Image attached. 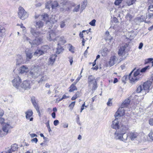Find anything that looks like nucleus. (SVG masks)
<instances>
[{"instance_id":"1","label":"nucleus","mask_w":153,"mask_h":153,"mask_svg":"<svg viewBox=\"0 0 153 153\" xmlns=\"http://www.w3.org/2000/svg\"><path fill=\"white\" fill-rule=\"evenodd\" d=\"M121 123V124H120V125L121 126L117 131H116L114 134V136L116 139L125 142V141L127 140L128 136L126 135L125 137H123V135L128 130V126L123 125V123Z\"/></svg>"},{"instance_id":"2","label":"nucleus","mask_w":153,"mask_h":153,"mask_svg":"<svg viewBox=\"0 0 153 153\" xmlns=\"http://www.w3.org/2000/svg\"><path fill=\"white\" fill-rule=\"evenodd\" d=\"M152 83L150 81H148L145 82L142 85H140L138 87L137 90V92L138 93L142 92L143 95L146 94L149 92Z\"/></svg>"},{"instance_id":"3","label":"nucleus","mask_w":153,"mask_h":153,"mask_svg":"<svg viewBox=\"0 0 153 153\" xmlns=\"http://www.w3.org/2000/svg\"><path fill=\"white\" fill-rule=\"evenodd\" d=\"M134 69L129 74L128 76V79L131 83L135 82L139 80L140 78V76H141L140 74V70L138 69L136 71L134 72L133 76H131L132 73L134 70Z\"/></svg>"},{"instance_id":"4","label":"nucleus","mask_w":153,"mask_h":153,"mask_svg":"<svg viewBox=\"0 0 153 153\" xmlns=\"http://www.w3.org/2000/svg\"><path fill=\"white\" fill-rule=\"evenodd\" d=\"M39 66L37 65L32 66L29 72L30 76L33 78H36L40 75L39 70Z\"/></svg>"},{"instance_id":"5","label":"nucleus","mask_w":153,"mask_h":153,"mask_svg":"<svg viewBox=\"0 0 153 153\" xmlns=\"http://www.w3.org/2000/svg\"><path fill=\"white\" fill-rule=\"evenodd\" d=\"M18 9V15L20 19L24 20L28 17V14L22 7H20Z\"/></svg>"},{"instance_id":"6","label":"nucleus","mask_w":153,"mask_h":153,"mask_svg":"<svg viewBox=\"0 0 153 153\" xmlns=\"http://www.w3.org/2000/svg\"><path fill=\"white\" fill-rule=\"evenodd\" d=\"M30 81H24L21 84L19 90L21 91H22L23 90L29 89L30 88Z\"/></svg>"},{"instance_id":"7","label":"nucleus","mask_w":153,"mask_h":153,"mask_svg":"<svg viewBox=\"0 0 153 153\" xmlns=\"http://www.w3.org/2000/svg\"><path fill=\"white\" fill-rule=\"evenodd\" d=\"M89 85L90 86L92 85V90H95L97 88L96 81L94 77L92 76H89L88 77Z\"/></svg>"},{"instance_id":"8","label":"nucleus","mask_w":153,"mask_h":153,"mask_svg":"<svg viewBox=\"0 0 153 153\" xmlns=\"http://www.w3.org/2000/svg\"><path fill=\"white\" fill-rule=\"evenodd\" d=\"M21 81V79L19 76H17L15 77L14 79L12 81V82L13 86L17 89H19V87L21 85L20 83Z\"/></svg>"},{"instance_id":"9","label":"nucleus","mask_w":153,"mask_h":153,"mask_svg":"<svg viewBox=\"0 0 153 153\" xmlns=\"http://www.w3.org/2000/svg\"><path fill=\"white\" fill-rule=\"evenodd\" d=\"M42 41V39L41 37L36 38L34 40L30 41V44L31 45V47H36L40 45Z\"/></svg>"},{"instance_id":"10","label":"nucleus","mask_w":153,"mask_h":153,"mask_svg":"<svg viewBox=\"0 0 153 153\" xmlns=\"http://www.w3.org/2000/svg\"><path fill=\"white\" fill-rule=\"evenodd\" d=\"M48 47L47 46H45L42 47V50L38 49L36 50L34 53V55L36 56H39L44 54L47 51V49L48 48Z\"/></svg>"},{"instance_id":"11","label":"nucleus","mask_w":153,"mask_h":153,"mask_svg":"<svg viewBox=\"0 0 153 153\" xmlns=\"http://www.w3.org/2000/svg\"><path fill=\"white\" fill-rule=\"evenodd\" d=\"M124 114V108L121 107L119 108L117 111L116 113L115 116L116 118H119L120 117L122 116Z\"/></svg>"},{"instance_id":"12","label":"nucleus","mask_w":153,"mask_h":153,"mask_svg":"<svg viewBox=\"0 0 153 153\" xmlns=\"http://www.w3.org/2000/svg\"><path fill=\"white\" fill-rule=\"evenodd\" d=\"M11 128L10 124L4 123L2 127V130L4 132L3 135H6L8 133L9 129Z\"/></svg>"},{"instance_id":"13","label":"nucleus","mask_w":153,"mask_h":153,"mask_svg":"<svg viewBox=\"0 0 153 153\" xmlns=\"http://www.w3.org/2000/svg\"><path fill=\"white\" fill-rule=\"evenodd\" d=\"M19 73L26 74L29 72V69L26 65H22L20 67L19 69Z\"/></svg>"},{"instance_id":"14","label":"nucleus","mask_w":153,"mask_h":153,"mask_svg":"<svg viewBox=\"0 0 153 153\" xmlns=\"http://www.w3.org/2000/svg\"><path fill=\"white\" fill-rule=\"evenodd\" d=\"M127 46V45H124L120 47L118 52V54L119 56L123 57L125 54V50Z\"/></svg>"},{"instance_id":"15","label":"nucleus","mask_w":153,"mask_h":153,"mask_svg":"<svg viewBox=\"0 0 153 153\" xmlns=\"http://www.w3.org/2000/svg\"><path fill=\"white\" fill-rule=\"evenodd\" d=\"M30 33L35 38L41 37V33L39 31H37L34 28H31L30 29Z\"/></svg>"},{"instance_id":"16","label":"nucleus","mask_w":153,"mask_h":153,"mask_svg":"<svg viewBox=\"0 0 153 153\" xmlns=\"http://www.w3.org/2000/svg\"><path fill=\"white\" fill-rule=\"evenodd\" d=\"M119 120L117 118L114 120L112 122L111 125V127L114 129H118L120 125L119 124Z\"/></svg>"},{"instance_id":"17","label":"nucleus","mask_w":153,"mask_h":153,"mask_svg":"<svg viewBox=\"0 0 153 153\" xmlns=\"http://www.w3.org/2000/svg\"><path fill=\"white\" fill-rule=\"evenodd\" d=\"M26 114V118L27 119H30V121H32L33 120V118L31 117L32 116L33 112L32 110H28L25 113Z\"/></svg>"},{"instance_id":"18","label":"nucleus","mask_w":153,"mask_h":153,"mask_svg":"<svg viewBox=\"0 0 153 153\" xmlns=\"http://www.w3.org/2000/svg\"><path fill=\"white\" fill-rule=\"evenodd\" d=\"M117 59L116 56H111L110 58L108 63L110 66L113 65L117 63Z\"/></svg>"},{"instance_id":"19","label":"nucleus","mask_w":153,"mask_h":153,"mask_svg":"<svg viewBox=\"0 0 153 153\" xmlns=\"http://www.w3.org/2000/svg\"><path fill=\"white\" fill-rule=\"evenodd\" d=\"M138 134L136 132H131L128 134V137H129L132 140H134L138 136Z\"/></svg>"},{"instance_id":"20","label":"nucleus","mask_w":153,"mask_h":153,"mask_svg":"<svg viewBox=\"0 0 153 153\" xmlns=\"http://www.w3.org/2000/svg\"><path fill=\"white\" fill-rule=\"evenodd\" d=\"M57 55L56 54L51 56L48 61V65H52L55 61Z\"/></svg>"},{"instance_id":"21","label":"nucleus","mask_w":153,"mask_h":153,"mask_svg":"<svg viewBox=\"0 0 153 153\" xmlns=\"http://www.w3.org/2000/svg\"><path fill=\"white\" fill-rule=\"evenodd\" d=\"M56 34L52 30L50 32L49 36V37H48V38L49 39L50 41L52 40L55 41L56 40Z\"/></svg>"},{"instance_id":"22","label":"nucleus","mask_w":153,"mask_h":153,"mask_svg":"<svg viewBox=\"0 0 153 153\" xmlns=\"http://www.w3.org/2000/svg\"><path fill=\"white\" fill-rule=\"evenodd\" d=\"M35 26L36 28H41L42 27L44 24L40 20L36 21L34 22Z\"/></svg>"},{"instance_id":"23","label":"nucleus","mask_w":153,"mask_h":153,"mask_svg":"<svg viewBox=\"0 0 153 153\" xmlns=\"http://www.w3.org/2000/svg\"><path fill=\"white\" fill-rule=\"evenodd\" d=\"M56 41H58L59 42L58 44V45L60 44L63 45L66 42V41L65 40L63 36H58L56 37Z\"/></svg>"},{"instance_id":"24","label":"nucleus","mask_w":153,"mask_h":153,"mask_svg":"<svg viewBox=\"0 0 153 153\" xmlns=\"http://www.w3.org/2000/svg\"><path fill=\"white\" fill-rule=\"evenodd\" d=\"M25 52L27 59L28 60L31 59L33 57V53L29 49L26 50Z\"/></svg>"},{"instance_id":"25","label":"nucleus","mask_w":153,"mask_h":153,"mask_svg":"<svg viewBox=\"0 0 153 153\" xmlns=\"http://www.w3.org/2000/svg\"><path fill=\"white\" fill-rule=\"evenodd\" d=\"M130 102V100L129 98L126 99L122 103L121 106L123 108L126 107L129 105Z\"/></svg>"},{"instance_id":"26","label":"nucleus","mask_w":153,"mask_h":153,"mask_svg":"<svg viewBox=\"0 0 153 153\" xmlns=\"http://www.w3.org/2000/svg\"><path fill=\"white\" fill-rule=\"evenodd\" d=\"M105 38L106 41L109 40L110 41H111L113 39V37L110 36L109 32L108 31L105 32Z\"/></svg>"},{"instance_id":"27","label":"nucleus","mask_w":153,"mask_h":153,"mask_svg":"<svg viewBox=\"0 0 153 153\" xmlns=\"http://www.w3.org/2000/svg\"><path fill=\"white\" fill-rule=\"evenodd\" d=\"M24 60L22 57L19 56L16 59V65H19L23 63H24Z\"/></svg>"},{"instance_id":"28","label":"nucleus","mask_w":153,"mask_h":153,"mask_svg":"<svg viewBox=\"0 0 153 153\" xmlns=\"http://www.w3.org/2000/svg\"><path fill=\"white\" fill-rule=\"evenodd\" d=\"M49 78L46 75H45L43 76L38 81V83H42L43 82L47 80Z\"/></svg>"},{"instance_id":"29","label":"nucleus","mask_w":153,"mask_h":153,"mask_svg":"<svg viewBox=\"0 0 153 153\" xmlns=\"http://www.w3.org/2000/svg\"><path fill=\"white\" fill-rule=\"evenodd\" d=\"M33 104L35 107V108L36 110V111L38 113V114L39 116L40 115V112L39 109V107L37 105L36 102H33Z\"/></svg>"},{"instance_id":"30","label":"nucleus","mask_w":153,"mask_h":153,"mask_svg":"<svg viewBox=\"0 0 153 153\" xmlns=\"http://www.w3.org/2000/svg\"><path fill=\"white\" fill-rule=\"evenodd\" d=\"M33 104L35 107V108L36 110V111L38 113V114L39 116L40 115V112L39 109V107L37 105L36 102H33Z\"/></svg>"},{"instance_id":"31","label":"nucleus","mask_w":153,"mask_h":153,"mask_svg":"<svg viewBox=\"0 0 153 153\" xmlns=\"http://www.w3.org/2000/svg\"><path fill=\"white\" fill-rule=\"evenodd\" d=\"M87 5V2L86 1L84 0L83 3H82L81 6V9L82 10H82L85 9V8L86 6Z\"/></svg>"},{"instance_id":"32","label":"nucleus","mask_w":153,"mask_h":153,"mask_svg":"<svg viewBox=\"0 0 153 153\" xmlns=\"http://www.w3.org/2000/svg\"><path fill=\"white\" fill-rule=\"evenodd\" d=\"M77 89V88L76 86L74 85H71L70 87L69 91L70 92H72L74 91H76Z\"/></svg>"},{"instance_id":"33","label":"nucleus","mask_w":153,"mask_h":153,"mask_svg":"<svg viewBox=\"0 0 153 153\" xmlns=\"http://www.w3.org/2000/svg\"><path fill=\"white\" fill-rule=\"evenodd\" d=\"M11 147L12 150V151H16L18 148V146L17 144H12Z\"/></svg>"},{"instance_id":"34","label":"nucleus","mask_w":153,"mask_h":153,"mask_svg":"<svg viewBox=\"0 0 153 153\" xmlns=\"http://www.w3.org/2000/svg\"><path fill=\"white\" fill-rule=\"evenodd\" d=\"M69 50L72 53H74V48L71 44H69Z\"/></svg>"},{"instance_id":"35","label":"nucleus","mask_w":153,"mask_h":153,"mask_svg":"<svg viewBox=\"0 0 153 153\" xmlns=\"http://www.w3.org/2000/svg\"><path fill=\"white\" fill-rule=\"evenodd\" d=\"M42 19L44 21H48V15L47 14H45L44 15H42Z\"/></svg>"},{"instance_id":"36","label":"nucleus","mask_w":153,"mask_h":153,"mask_svg":"<svg viewBox=\"0 0 153 153\" xmlns=\"http://www.w3.org/2000/svg\"><path fill=\"white\" fill-rule=\"evenodd\" d=\"M136 0H129L127 1L126 3L128 6L131 5L134 3Z\"/></svg>"},{"instance_id":"37","label":"nucleus","mask_w":153,"mask_h":153,"mask_svg":"<svg viewBox=\"0 0 153 153\" xmlns=\"http://www.w3.org/2000/svg\"><path fill=\"white\" fill-rule=\"evenodd\" d=\"M63 50V49L62 48H58L57 49V51L56 52V53L57 54H59L62 52Z\"/></svg>"},{"instance_id":"38","label":"nucleus","mask_w":153,"mask_h":153,"mask_svg":"<svg viewBox=\"0 0 153 153\" xmlns=\"http://www.w3.org/2000/svg\"><path fill=\"white\" fill-rule=\"evenodd\" d=\"M58 3L56 1H54L52 4H51V7L52 9H54L58 6Z\"/></svg>"},{"instance_id":"39","label":"nucleus","mask_w":153,"mask_h":153,"mask_svg":"<svg viewBox=\"0 0 153 153\" xmlns=\"http://www.w3.org/2000/svg\"><path fill=\"white\" fill-rule=\"evenodd\" d=\"M23 40L24 41L28 42L30 43V41H31L30 39L26 36H24L23 38Z\"/></svg>"},{"instance_id":"40","label":"nucleus","mask_w":153,"mask_h":153,"mask_svg":"<svg viewBox=\"0 0 153 153\" xmlns=\"http://www.w3.org/2000/svg\"><path fill=\"white\" fill-rule=\"evenodd\" d=\"M149 68V66H146V67L142 68L141 70H140V71L141 73L144 72L147 69H149L150 68Z\"/></svg>"},{"instance_id":"41","label":"nucleus","mask_w":153,"mask_h":153,"mask_svg":"<svg viewBox=\"0 0 153 153\" xmlns=\"http://www.w3.org/2000/svg\"><path fill=\"white\" fill-rule=\"evenodd\" d=\"M5 31V29L4 28H0V36L3 35Z\"/></svg>"},{"instance_id":"42","label":"nucleus","mask_w":153,"mask_h":153,"mask_svg":"<svg viewBox=\"0 0 153 153\" xmlns=\"http://www.w3.org/2000/svg\"><path fill=\"white\" fill-rule=\"evenodd\" d=\"M51 2H48L46 4L45 7L46 8L49 9L50 7H51Z\"/></svg>"},{"instance_id":"43","label":"nucleus","mask_w":153,"mask_h":153,"mask_svg":"<svg viewBox=\"0 0 153 153\" xmlns=\"http://www.w3.org/2000/svg\"><path fill=\"white\" fill-rule=\"evenodd\" d=\"M80 5H78L74 9H73V11L74 12H77L79 11V10L80 8Z\"/></svg>"},{"instance_id":"44","label":"nucleus","mask_w":153,"mask_h":153,"mask_svg":"<svg viewBox=\"0 0 153 153\" xmlns=\"http://www.w3.org/2000/svg\"><path fill=\"white\" fill-rule=\"evenodd\" d=\"M123 1V0H115L114 4L116 5H119Z\"/></svg>"},{"instance_id":"45","label":"nucleus","mask_w":153,"mask_h":153,"mask_svg":"<svg viewBox=\"0 0 153 153\" xmlns=\"http://www.w3.org/2000/svg\"><path fill=\"white\" fill-rule=\"evenodd\" d=\"M127 62H126L124 63L123 64L121 65V68L122 70H125L127 68Z\"/></svg>"},{"instance_id":"46","label":"nucleus","mask_w":153,"mask_h":153,"mask_svg":"<svg viewBox=\"0 0 153 153\" xmlns=\"http://www.w3.org/2000/svg\"><path fill=\"white\" fill-rule=\"evenodd\" d=\"M65 26V21H62L60 22V27L61 28H63Z\"/></svg>"},{"instance_id":"47","label":"nucleus","mask_w":153,"mask_h":153,"mask_svg":"<svg viewBox=\"0 0 153 153\" xmlns=\"http://www.w3.org/2000/svg\"><path fill=\"white\" fill-rule=\"evenodd\" d=\"M96 21L95 19H94L92 20L89 23V24L92 26H95V22Z\"/></svg>"},{"instance_id":"48","label":"nucleus","mask_w":153,"mask_h":153,"mask_svg":"<svg viewBox=\"0 0 153 153\" xmlns=\"http://www.w3.org/2000/svg\"><path fill=\"white\" fill-rule=\"evenodd\" d=\"M149 136L152 140H153V130L150 131L149 134Z\"/></svg>"},{"instance_id":"49","label":"nucleus","mask_w":153,"mask_h":153,"mask_svg":"<svg viewBox=\"0 0 153 153\" xmlns=\"http://www.w3.org/2000/svg\"><path fill=\"white\" fill-rule=\"evenodd\" d=\"M85 105V102L82 105L81 109L80 112H82V111L85 109L84 107L87 108V106Z\"/></svg>"},{"instance_id":"50","label":"nucleus","mask_w":153,"mask_h":153,"mask_svg":"<svg viewBox=\"0 0 153 153\" xmlns=\"http://www.w3.org/2000/svg\"><path fill=\"white\" fill-rule=\"evenodd\" d=\"M111 99H109L107 103V105L108 106H111L112 105V102H111Z\"/></svg>"},{"instance_id":"51","label":"nucleus","mask_w":153,"mask_h":153,"mask_svg":"<svg viewBox=\"0 0 153 153\" xmlns=\"http://www.w3.org/2000/svg\"><path fill=\"white\" fill-rule=\"evenodd\" d=\"M68 97H69L68 96H67L65 95H64L62 97L61 99H59V101L61 100H62L63 99L68 98Z\"/></svg>"},{"instance_id":"52","label":"nucleus","mask_w":153,"mask_h":153,"mask_svg":"<svg viewBox=\"0 0 153 153\" xmlns=\"http://www.w3.org/2000/svg\"><path fill=\"white\" fill-rule=\"evenodd\" d=\"M149 123L152 126H153V118H151L149 120Z\"/></svg>"},{"instance_id":"53","label":"nucleus","mask_w":153,"mask_h":153,"mask_svg":"<svg viewBox=\"0 0 153 153\" xmlns=\"http://www.w3.org/2000/svg\"><path fill=\"white\" fill-rule=\"evenodd\" d=\"M68 59H69V61L70 63V65H72L73 62V58L72 57H68Z\"/></svg>"},{"instance_id":"54","label":"nucleus","mask_w":153,"mask_h":153,"mask_svg":"<svg viewBox=\"0 0 153 153\" xmlns=\"http://www.w3.org/2000/svg\"><path fill=\"white\" fill-rule=\"evenodd\" d=\"M153 17V13H149L146 16V17L149 19H150Z\"/></svg>"},{"instance_id":"55","label":"nucleus","mask_w":153,"mask_h":153,"mask_svg":"<svg viewBox=\"0 0 153 153\" xmlns=\"http://www.w3.org/2000/svg\"><path fill=\"white\" fill-rule=\"evenodd\" d=\"M59 123V122L58 120H54L53 122V124L55 126H57Z\"/></svg>"},{"instance_id":"56","label":"nucleus","mask_w":153,"mask_h":153,"mask_svg":"<svg viewBox=\"0 0 153 153\" xmlns=\"http://www.w3.org/2000/svg\"><path fill=\"white\" fill-rule=\"evenodd\" d=\"M75 95L78 98L81 96V93L80 92L77 91Z\"/></svg>"},{"instance_id":"57","label":"nucleus","mask_w":153,"mask_h":153,"mask_svg":"<svg viewBox=\"0 0 153 153\" xmlns=\"http://www.w3.org/2000/svg\"><path fill=\"white\" fill-rule=\"evenodd\" d=\"M133 16L130 14L129 13H128L126 15V17L127 18H129L130 20L131 19L133 18Z\"/></svg>"},{"instance_id":"58","label":"nucleus","mask_w":153,"mask_h":153,"mask_svg":"<svg viewBox=\"0 0 153 153\" xmlns=\"http://www.w3.org/2000/svg\"><path fill=\"white\" fill-rule=\"evenodd\" d=\"M46 24L47 25L50 26H52V24L51 23V22L49 20L46 21Z\"/></svg>"},{"instance_id":"59","label":"nucleus","mask_w":153,"mask_h":153,"mask_svg":"<svg viewBox=\"0 0 153 153\" xmlns=\"http://www.w3.org/2000/svg\"><path fill=\"white\" fill-rule=\"evenodd\" d=\"M38 141V140L37 138H35L31 140V142L32 143H36Z\"/></svg>"},{"instance_id":"60","label":"nucleus","mask_w":153,"mask_h":153,"mask_svg":"<svg viewBox=\"0 0 153 153\" xmlns=\"http://www.w3.org/2000/svg\"><path fill=\"white\" fill-rule=\"evenodd\" d=\"M75 101L72 102L69 105V107H73L75 105Z\"/></svg>"},{"instance_id":"61","label":"nucleus","mask_w":153,"mask_h":153,"mask_svg":"<svg viewBox=\"0 0 153 153\" xmlns=\"http://www.w3.org/2000/svg\"><path fill=\"white\" fill-rule=\"evenodd\" d=\"M4 114V111L1 108H0V117H2Z\"/></svg>"},{"instance_id":"62","label":"nucleus","mask_w":153,"mask_h":153,"mask_svg":"<svg viewBox=\"0 0 153 153\" xmlns=\"http://www.w3.org/2000/svg\"><path fill=\"white\" fill-rule=\"evenodd\" d=\"M153 60V59L152 58H149L147 59L146 60V63L152 61Z\"/></svg>"},{"instance_id":"63","label":"nucleus","mask_w":153,"mask_h":153,"mask_svg":"<svg viewBox=\"0 0 153 153\" xmlns=\"http://www.w3.org/2000/svg\"><path fill=\"white\" fill-rule=\"evenodd\" d=\"M91 28L89 29L88 30H83L82 31V32H86V34H88L89 32H91Z\"/></svg>"},{"instance_id":"64","label":"nucleus","mask_w":153,"mask_h":153,"mask_svg":"<svg viewBox=\"0 0 153 153\" xmlns=\"http://www.w3.org/2000/svg\"><path fill=\"white\" fill-rule=\"evenodd\" d=\"M150 10V11H153V5H151L149 7L148 11Z\"/></svg>"}]
</instances>
